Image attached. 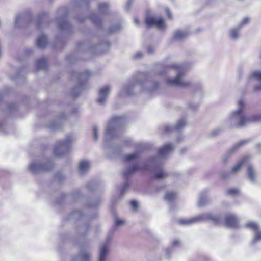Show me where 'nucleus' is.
Returning <instances> with one entry per match:
<instances>
[{
    "label": "nucleus",
    "instance_id": "nucleus-1",
    "mask_svg": "<svg viewBox=\"0 0 261 261\" xmlns=\"http://www.w3.org/2000/svg\"><path fill=\"white\" fill-rule=\"evenodd\" d=\"M174 149V146L170 143H167L158 149V155L150 158L148 160V164L145 165L143 170H151L156 169L158 172L155 173L153 177L156 179H163L168 176V174L161 167L162 161Z\"/></svg>",
    "mask_w": 261,
    "mask_h": 261
},
{
    "label": "nucleus",
    "instance_id": "nucleus-2",
    "mask_svg": "<svg viewBox=\"0 0 261 261\" xmlns=\"http://www.w3.org/2000/svg\"><path fill=\"white\" fill-rule=\"evenodd\" d=\"M237 106V109L231 112L226 120V125L230 128H239L258 119L256 116L247 117L242 115L246 107V102L243 99H239Z\"/></svg>",
    "mask_w": 261,
    "mask_h": 261
},
{
    "label": "nucleus",
    "instance_id": "nucleus-3",
    "mask_svg": "<svg viewBox=\"0 0 261 261\" xmlns=\"http://www.w3.org/2000/svg\"><path fill=\"white\" fill-rule=\"evenodd\" d=\"M152 84L150 81L146 80V75L143 73L140 74L135 82L129 83L125 85L122 88V91L120 92L119 95L121 96H129L133 95L134 92L132 91L133 89L135 92H137L140 90L144 89V86L146 87V89L149 91H152L157 86L155 84L153 88H150L149 87Z\"/></svg>",
    "mask_w": 261,
    "mask_h": 261
},
{
    "label": "nucleus",
    "instance_id": "nucleus-4",
    "mask_svg": "<svg viewBox=\"0 0 261 261\" xmlns=\"http://www.w3.org/2000/svg\"><path fill=\"white\" fill-rule=\"evenodd\" d=\"M169 72L174 71L177 73L174 79L167 80V84L171 86H179L183 88L189 87L191 83L183 79L186 72V67L183 65L172 63L169 65Z\"/></svg>",
    "mask_w": 261,
    "mask_h": 261
},
{
    "label": "nucleus",
    "instance_id": "nucleus-5",
    "mask_svg": "<svg viewBox=\"0 0 261 261\" xmlns=\"http://www.w3.org/2000/svg\"><path fill=\"white\" fill-rule=\"evenodd\" d=\"M221 219V218L219 216L214 215L210 213H206L191 218L179 219L178 223L180 224L184 225H189L205 220H209L214 224H218L220 222Z\"/></svg>",
    "mask_w": 261,
    "mask_h": 261
},
{
    "label": "nucleus",
    "instance_id": "nucleus-6",
    "mask_svg": "<svg viewBox=\"0 0 261 261\" xmlns=\"http://www.w3.org/2000/svg\"><path fill=\"white\" fill-rule=\"evenodd\" d=\"M53 167V162L48 159H46L32 162L28 166V170L32 174H36L42 172L50 171Z\"/></svg>",
    "mask_w": 261,
    "mask_h": 261
},
{
    "label": "nucleus",
    "instance_id": "nucleus-7",
    "mask_svg": "<svg viewBox=\"0 0 261 261\" xmlns=\"http://www.w3.org/2000/svg\"><path fill=\"white\" fill-rule=\"evenodd\" d=\"M72 138L68 137L65 140L58 142L54 149V154L55 156L61 157L67 154L71 148V143Z\"/></svg>",
    "mask_w": 261,
    "mask_h": 261
},
{
    "label": "nucleus",
    "instance_id": "nucleus-8",
    "mask_svg": "<svg viewBox=\"0 0 261 261\" xmlns=\"http://www.w3.org/2000/svg\"><path fill=\"white\" fill-rule=\"evenodd\" d=\"M250 139L241 140L230 148L222 156L221 162L223 164H226L230 158L236 153L241 147L250 142Z\"/></svg>",
    "mask_w": 261,
    "mask_h": 261
},
{
    "label": "nucleus",
    "instance_id": "nucleus-9",
    "mask_svg": "<svg viewBox=\"0 0 261 261\" xmlns=\"http://www.w3.org/2000/svg\"><path fill=\"white\" fill-rule=\"evenodd\" d=\"M145 23L147 27H155L160 30H164L165 28V24L162 17H153L147 16L145 18Z\"/></svg>",
    "mask_w": 261,
    "mask_h": 261
},
{
    "label": "nucleus",
    "instance_id": "nucleus-10",
    "mask_svg": "<svg viewBox=\"0 0 261 261\" xmlns=\"http://www.w3.org/2000/svg\"><path fill=\"white\" fill-rule=\"evenodd\" d=\"M110 253V245L108 241L105 242L99 248L97 261H108Z\"/></svg>",
    "mask_w": 261,
    "mask_h": 261
},
{
    "label": "nucleus",
    "instance_id": "nucleus-11",
    "mask_svg": "<svg viewBox=\"0 0 261 261\" xmlns=\"http://www.w3.org/2000/svg\"><path fill=\"white\" fill-rule=\"evenodd\" d=\"M91 252L89 250L81 249L79 253L73 256L72 261H91Z\"/></svg>",
    "mask_w": 261,
    "mask_h": 261
},
{
    "label": "nucleus",
    "instance_id": "nucleus-12",
    "mask_svg": "<svg viewBox=\"0 0 261 261\" xmlns=\"http://www.w3.org/2000/svg\"><path fill=\"white\" fill-rule=\"evenodd\" d=\"M249 79L256 83L254 90L261 91V71H254L251 72L249 75Z\"/></svg>",
    "mask_w": 261,
    "mask_h": 261
},
{
    "label": "nucleus",
    "instance_id": "nucleus-13",
    "mask_svg": "<svg viewBox=\"0 0 261 261\" xmlns=\"http://www.w3.org/2000/svg\"><path fill=\"white\" fill-rule=\"evenodd\" d=\"M122 120V117L120 116L113 117L107 122L105 130H112L121 124Z\"/></svg>",
    "mask_w": 261,
    "mask_h": 261
},
{
    "label": "nucleus",
    "instance_id": "nucleus-14",
    "mask_svg": "<svg viewBox=\"0 0 261 261\" xmlns=\"http://www.w3.org/2000/svg\"><path fill=\"white\" fill-rule=\"evenodd\" d=\"M110 92V87L109 86H106L101 88L98 92L97 102L99 104H103L106 102Z\"/></svg>",
    "mask_w": 261,
    "mask_h": 261
},
{
    "label": "nucleus",
    "instance_id": "nucleus-15",
    "mask_svg": "<svg viewBox=\"0 0 261 261\" xmlns=\"http://www.w3.org/2000/svg\"><path fill=\"white\" fill-rule=\"evenodd\" d=\"M225 219L226 226L231 228H237L239 226V219L235 215H227Z\"/></svg>",
    "mask_w": 261,
    "mask_h": 261
},
{
    "label": "nucleus",
    "instance_id": "nucleus-16",
    "mask_svg": "<svg viewBox=\"0 0 261 261\" xmlns=\"http://www.w3.org/2000/svg\"><path fill=\"white\" fill-rule=\"evenodd\" d=\"M140 169H141V168L138 165L134 164L128 167L125 168L123 170L122 174L125 178H128Z\"/></svg>",
    "mask_w": 261,
    "mask_h": 261
},
{
    "label": "nucleus",
    "instance_id": "nucleus-17",
    "mask_svg": "<svg viewBox=\"0 0 261 261\" xmlns=\"http://www.w3.org/2000/svg\"><path fill=\"white\" fill-rule=\"evenodd\" d=\"M256 172L253 166L249 165L247 169V176L249 180L251 183H255L256 182Z\"/></svg>",
    "mask_w": 261,
    "mask_h": 261
},
{
    "label": "nucleus",
    "instance_id": "nucleus-18",
    "mask_svg": "<svg viewBox=\"0 0 261 261\" xmlns=\"http://www.w3.org/2000/svg\"><path fill=\"white\" fill-rule=\"evenodd\" d=\"M210 201V199L207 197V191H204L202 192L199 195L197 205L199 207L204 206L207 204Z\"/></svg>",
    "mask_w": 261,
    "mask_h": 261
},
{
    "label": "nucleus",
    "instance_id": "nucleus-19",
    "mask_svg": "<svg viewBox=\"0 0 261 261\" xmlns=\"http://www.w3.org/2000/svg\"><path fill=\"white\" fill-rule=\"evenodd\" d=\"M249 156L244 157L241 161H240L236 165H235L232 168L230 171L231 174H235L238 172L241 167L242 166L243 164H244L247 160L249 159Z\"/></svg>",
    "mask_w": 261,
    "mask_h": 261
},
{
    "label": "nucleus",
    "instance_id": "nucleus-20",
    "mask_svg": "<svg viewBox=\"0 0 261 261\" xmlns=\"http://www.w3.org/2000/svg\"><path fill=\"white\" fill-rule=\"evenodd\" d=\"M36 43L38 47L43 48L47 43V38L45 35H42L37 38Z\"/></svg>",
    "mask_w": 261,
    "mask_h": 261
},
{
    "label": "nucleus",
    "instance_id": "nucleus-21",
    "mask_svg": "<svg viewBox=\"0 0 261 261\" xmlns=\"http://www.w3.org/2000/svg\"><path fill=\"white\" fill-rule=\"evenodd\" d=\"M89 230V225L88 223H85L80 225L77 228V233L80 236L84 237L87 233Z\"/></svg>",
    "mask_w": 261,
    "mask_h": 261
},
{
    "label": "nucleus",
    "instance_id": "nucleus-22",
    "mask_svg": "<svg viewBox=\"0 0 261 261\" xmlns=\"http://www.w3.org/2000/svg\"><path fill=\"white\" fill-rule=\"evenodd\" d=\"M188 35L187 31L185 30H177L174 34V38L175 40H181L186 37Z\"/></svg>",
    "mask_w": 261,
    "mask_h": 261
},
{
    "label": "nucleus",
    "instance_id": "nucleus-23",
    "mask_svg": "<svg viewBox=\"0 0 261 261\" xmlns=\"http://www.w3.org/2000/svg\"><path fill=\"white\" fill-rule=\"evenodd\" d=\"M89 162L88 161H82L79 164V171L80 174H84L89 168Z\"/></svg>",
    "mask_w": 261,
    "mask_h": 261
},
{
    "label": "nucleus",
    "instance_id": "nucleus-24",
    "mask_svg": "<svg viewBox=\"0 0 261 261\" xmlns=\"http://www.w3.org/2000/svg\"><path fill=\"white\" fill-rule=\"evenodd\" d=\"M240 29V27L238 25L230 30L229 35L232 39H237L239 37V31Z\"/></svg>",
    "mask_w": 261,
    "mask_h": 261
},
{
    "label": "nucleus",
    "instance_id": "nucleus-25",
    "mask_svg": "<svg viewBox=\"0 0 261 261\" xmlns=\"http://www.w3.org/2000/svg\"><path fill=\"white\" fill-rule=\"evenodd\" d=\"M124 223V221L123 220L119 219L117 218H115V224L114 226H113L112 228L110 229L109 232V235L111 234V236H112L113 232L116 229V226H120Z\"/></svg>",
    "mask_w": 261,
    "mask_h": 261
},
{
    "label": "nucleus",
    "instance_id": "nucleus-26",
    "mask_svg": "<svg viewBox=\"0 0 261 261\" xmlns=\"http://www.w3.org/2000/svg\"><path fill=\"white\" fill-rule=\"evenodd\" d=\"M82 215L80 211H74L69 215L68 219L78 220L82 217Z\"/></svg>",
    "mask_w": 261,
    "mask_h": 261
},
{
    "label": "nucleus",
    "instance_id": "nucleus-27",
    "mask_svg": "<svg viewBox=\"0 0 261 261\" xmlns=\"http://www.w3.org/2000/svg\"><path fill=\"white\" fill-rule=\"evenodd\" d=\"M176 194L173 192H168L165 195L164 199L168 202H171L176 198Z\"/></svg>",
    "mask_w": 261,
    "mask_h": 261
},
{
    "label": "nucleus",
    "instance_id": "nucleus-28",
    "mask_svg": "<svg viewBox=\"0 0 261 261\" xmlns=\"http://www.w3.org/2000/svg\"><path fill=\"white\" fill-rule=\"evenodd\" d=\"M245 226L246 228L251 229L253 232L256 231L257 230L260 228L259 226L257 223L252 221H249L248 223H247L245 225Z\"/></svg>",
    "mask_w": 261,
    "mask_h": 261
},
{
    "label": "nucleus",
    "instance_id": "nucleus-29",
    "mask_svg": "<svg viewBox=\"0 0 261 261\" xmlns=\"http://www.w3.org/2000/svg\"><path fill=\"white\" fill-rule=\"evenodd\" d=\"M37 67L39 69H46V60L45 58L42 57L37 60Z\"/></svg>",
    "mask_w": 261,
    "mask_h": 261
},
{
    "label": "nucleus",
    "instance_id": "nucleus-30",
    "mask_svg": "<svg viewBox=\"0 0 261 261\" xmlns=\"http://www.w3.org/2000/svg\"><path fill=\"white\" fill-rule=\"evenodd\" d=\"M254 236L252 240L251 244L254 245L256 242L261 241V230L260 228L254 232Z\"/></svg>",
    "mask_w": 261,
    "mask_h": 261
},
{
    "label": "nucleus",
    "instance_id": "nucleus-31",
    "mask_svg": "<svg viewBox=\"0 0 261 261\" xmlns=\"http://www.w3.org/2000/svg\"><path fill=\"white\" fill-rule=\"evenodd\" d=\"M80 196H81V193H80V191L76 190V191H74L72 193V194L70 196L66 195L65 194H62L61 195V197L62 199H64L67 198V197H71L72 198H73V199L76 200V199H78Z\"/></svg>",
    "mask_w": 261,
    "mask_h": 261
},
{
    "label": "nucleus",
    "instance_id": "nucleus-32",
    "mask_svg": "<svg viewBox=\"0 0 261 261\" xmlns=\"http://www.w3.org/2000/svg\"><path fill=\"white\" fill-rule=\"evenodd\" d=\"M24 22L23 16L22 15H18L17 16L15 19V25L16 28H21Z\"/></svg>",
    "mask_w": 261,
    "mask_h": 261
},
{
    "label": "nucleus",
    "instance_id": "nucleus-33",
    "mask_svg": "<svg viewBox=\"0 0 261 261\" xmlns=\"http://www.w3.org/2000/svg\"><path fill=\"white\" fill-rule=\"evenodd\" d=\"M187 124V121L185 119H180L177 122L175 125V129L177 130L182 129Z\"/></svg>",
    "mask_w": 261,
    "mask_h": 261
},
{
    "label": "nucleus",
    "instance_id": "nucleus-34",
    "mask_svg": "<svg viewBox=\"0 0 261 261\" xmlns=\"http://www.w3.org/2000/svg\"><path fill=\"white\" fill-rule=\"evenodd\" d=\"M139 156V153L138 152H135L134 153L126 155L125 156V160L127 162H130L136 159Z\"/></svg>",
    "mask_w": 261,
    "mask_h": 261
},
{
    "label": "nucleus",
    "instance_id": "nucleus-35",
    "mask_svg": "<svg viewBox=\"0 0 261 261\" xmlns=\"http://www.w3.org/2000/svg\"><path fill=\"white\" fill-rule=\"evenodd\" d=\"M108 10V5L105 3L100 4L98 6V11L100 13L104 14Z\"/></svg>",
    "mask_w": 261,
    "mask_h": 261
},
{
    "label": "nucleus",
    "instance_id": "nucleus-36",
    "mask_svg": "<svg viewBox=\"0 0 261 261\" xmlns=\"http://www.w3.org/2000/svg\"><path fill=\"white\" fill-rule=\"evenodd\" d=\"M115 132H105L104 134L105 139L106 141H110L112 140L114 137Z\"/></svg>",
    "mask_w": 261,
    "mask_h": 261
},
{
    "label": "nucleus",
    "instance_id": "nucleus-37",
    "mask_svg": "<svg viewBox=\"0 0 261 261\" xmlns=\"http://www.w3.org/2000/svg\"><path fill=\"white\" fill-rule=\"evenodd\" d=\"M99 203L100 201L97 200L91 201L88 202V207L91 208H96Z\"/></svg>",
    "mask_w": 261,
    "mask_h": 261
},
{
    "label": "nucleus",
    "instance_id": "nucleus-38",
    "mask_svg": "<svg viewBox=\"0 0 261 261\" xmlns=\"http://www.w3.org/2000/svg\"><path fill=\"white\" fill-rule=\"evenodd\" d=\"M98 185L94 181L89 182L87 184V189L90 191H93L97 188Z\"/></svg>",
    "mask_w": 261,
    "mask_h": 261
},
{
    "label": "nucleus",
    "instance_id": "nucleus-39",
    "mask_svg": "<svg viewBox=\"0 0 261 261\" xmlns=\"http://www.w3.org/2000/svg\"><path fill=\"white\" fill-rule=\"evenodd\" d=\"M128 183L126 181L125 182L123 186L120 188V195L121 196H123L125 192L128 189Z\"/></svg>",
    "mask_w": 261,
    "mask_h": 261
},
{
    "label": "nucleus",
    "instance_id": "nucleus-40",
    "mask_svg": "<svg viewBox=\"0 0 261 261\" xmlns=\"http://www.w3.org/2000/svg\"><path fill=\"white\" fill-rule=\"evenodd\" d=\"M239 193V190L236 188H232L227 191V194L229 195H234Z\"/></svg>",
    "mask_w": 261,
    "mask_h": 261
},
{
    "label": "nucleus",
    "instance_id": "nucleus-41",
    "mask_svg": "<svg viewBox=\"0 0 261 261\" xmlns=\"http://www.w3.org/2000/svg\"><path fill=\"white\" fill-rule=\"evenodd\" d=\"M90 19L95 24H97L99 22V20H100L99 17L95 14H92L90 17Z\"/></svg>",
    "mask_w": 261,
    "mask_h": 261
},
{
    "label": "nucleus",
    "instance_id": "nucleus-42",
    "mask_svg": "<svg viewBox=\"0 0 261 261\" xmlns=\"http://www.w3.org/2000/svg\"><path fill=\"white\" fill-rule=\"evenodd\" d=\"M121 27L119 25H117L116 26L113 27L110 29V32L111 33H115L121 29Z\"/></svg>",
    "mask_w": 261,
    "mask_h": 261
},
{
    "label": "nucleus",
    "instance_id": "nucleus-43",
    "mask_svg": "<svg viewBox=\"0 0 261 261\" xmlns=\"http://www.w3.org/2000/svg\"><path fill=\"white\" fill-rule=\"evenodd\" d=\"M249 21V18L246 17L244 18L240 22V23L238 25V26H240V28H241L243 25L246 24L248 23Z\"/></svg>",
    "mask_w": 261,
    "mask_h": 261
},
{
    "label": "nucleus",
    "instance_id": "nucleus-44",
    "mask_svg": "<svg viewBox=\"0 0 261 261\" xmlns=\"http://www.w3.org/2000/svg\"><path fill=\"white\" fill-rule=\"evenodd\" d=\"M230 173L227 172H222L220 176L223 179H226L229 178Z\"/></svg>",
    "mask_w": 261,
    "mask_h": 261
},
{
    "label": "nucleus",
    "instance_id": "nucleus-45",
    "mask_svg": "<svg viewBox=\"0 0 261 261\" xmlns=\"http://www.w3.org/2000/svg\"><path fill=\"white\" fill-rule=\"evenodd\" d=\"M69 27V24L67 22H64L63 23L60 24L59 28L62 30L67 29Z\"/></svg>",
    "mask_w": 261,
    "mask_h": 261
},
{
    "label": "nucleus",
    "instance_id": "nucleus-46",
    "mask_svg": "<svg viewBox=\"0 0 261 261\" xmlns=\"http://www.w3.org/2000/svg\"><path fill=\"white\" fill-rule=\"evenodd\" d=\"M219 135V132H211L208 136L211 138L216 137Z\"/></svg>",
    "mask_w": 261,
    "mask_h": 261
},
{
    "label": "nucleus",
    "instance_id": "nucleus-47",
    "mask_svg": "<svg viewBox=\"0 0 261 261\" xmlns=\"http://www.w3.org/2000/svg\"><path fill=\"white\" fill-rule=\"evenodd\" d=\"M130 205L134 210L137 208L138 203L136 201L133 200L130 202Z\"/></svg>",
    "mask_w": 261,
    "mask_h": 261
},
{
    "label": "nucleus",
    "instance_id": "nucleus-48",
    "mask_svg": "<svg viewBox=\"0 0 261 261\" xmlns=\"http://www.w3.org/2000/svg\"><path fill=\"white\" fill-rule=\"evenodd\" d=\"M56 178L58 179L59 181L61 180L62 179L64 178V177L62 173H59L56 175L55 176Z\"/></svg>",
    "mask_w": 261,
    "mask_h": 261
},
{
    "label": "nucleus",
    "instance_id": "nucleus-49",
    "mask_svg": "<svg viewBox=\"0 0 261 261\" xmlns=\"http://www.w3.org/2000/svg\"><path fill=\"white\" fill-rule=\"evenodd\" d=\"M165 10H166V14L168 15V17L169 18H172V15H171V13L170 12V10H169V8H166Z\"/></svg>",
    "mask_w": 261,
    "mask_h": 261
},
{
    "label": "nucleus",
    "instance_id": "nucleus-50",
    "mask_svg": "<svg viewBox=\"0 0 261 261\" xmlns=\"http://www.w3.org/2000/svg\"><path fill=\"white\" fill-rule=\"evenodd\" d=\"M180 244V241L178 240H175L172 242L173 246H177Z\"/></svg>",
    "mask_w": 261,
    "mask_h": 261
},
{
    "label": "nucleus",
    "instance_id": "nucleus-51",
    "mask_svg": "<svg viewBox=\"0 0 261 261\" xmlns=\"http://www.w3.org/2000/svg\"><path fill=\"white\" fill-rule=\"evenodd\" d=\"M171 249L170 248H167V250H166V258L168 259H170V257L169 256V253L171 252Z\"/></svg>",
    "mask_w": 261,
    "mask_h": 261
},
{
    "label": "nucleus",
    "instance_id": "nucleus-52",
    "mask_svg": "<svg viewBox=\"0 0 261 261\" xmlns=\"http://www.w3.org/2000/svg\"><path fill=\"white\" fill-rule=\"evenodd\" d=\"M93 139L94 141H96L97 139V132H93Z\"/></svg>",
    "mask_w": 261,
    "mask_h": 261
},
{
    "label": "nucleus",
    "instance_id": "nucleus-53",
    "mask_svg": "<svg viewBox=\"0 0 261 261\" xmlns=\"http://www.w3.org/2000/svg\"><path fill=\"white\" fill-rule=\"evenodd\" d=\"M142 56V54L140 52L137 53L134 55V58L137 59Z\"/></svg>",
    "mask_w": 261,
    "mask_h": 261
},
{
    "label": "nucleus",
    "instance_id": "nucleus-54",
    "mask_svg": "<svg viewBox=\"0 0 261 261\" xmlns=\"http://www.w3.org/2000/svg\"><path fill=\"white\" fill-rule=\"evenodd\" d=\"M57 124H56V123L55 122H53L51 125H50V127L51 128H58V127H57Z\"/></svg>",
    "mask_w": 261,
    "mask_h": 261
},
{
    "label": "nucleus",
    "instance_id": "nucleus-55",
    "mask_svg": "<svg viewBox=\"0 0 261 261\" xmlns=\"http://www.w3.org/2000/svg\"><path fill=\"white\" fill-rule=\"evenodd\" d=\"M153 51H154V49L152 47H148L147 52L149 54H151V53H153Z\"/></svg>",
    "mask_w": 261,
    "mask_h": 261
},
{
    "label": "nucleus",
    "instance_id": "nucleus-56",
    "mask_svg": "<svg viewBox=\"0 0 261 261\" xmlns=\"http://www.w3.org/2000/svg\"><path fill=\"white\" fill-rule=\"evenodd\" d=\"M5 123L4 122H0V129L5 128Z\"/></svg>",
    "mask_w": 261,
    "mask_h": 261
},
{
    "label": "nucleus",
    "instance_id": "nucleus-57",
    "mask_svg": "<svg viewBox=\"0 0 261 261\" xmlns=\"http://www.w3.org/2000/svg\"><path fill=\"white\" fill-rule=\"evenodd\" d=\"M132 1H133V0H128V3H127V4L126 5V9H127V10H129V8L130 7V4H131Z\"/></svg>",
    "mask_w": 261,
    "mask_h": 261
},
{
    "label": "nucleus",
    "instance_id": "nucleus-58",
    "mask_svg": "<svg viewBox=\"0 0 261 261\" xmlns=\"http://www.w3.org/2000/svg\"><path fill=\"white\" fill-rule=\"evenodd\" d=\"M98 129H99V127H98V126L96 124H94L93 125L92 130L96 131V130H97Z\"/></svg>",
    "mask_w": 261,
    "mask_h": 261
},
{
    "label": "nucleus",
    "instance_id": "nucleus-59",
    "mask_svg": "<svg viewBox=\"0 0 261 261\" xmlns=\"http://www.w3.org/2000/svg\"><path fill=\"white\" fill-rule=\"evenodd\" d=\"M42 23V21L41 19H39V20L38 21V22H37V28L39 29L40 28V25Z\"/></svg>",
    "mask_w": 261,
    "mask_h": 261
},
{
    "label": "nucleus",
    "instance_id": "nucleus-60",
    "mask_svg": "<svg viewBox=\"0 0 261 261\" xmlns=\"http://www.w3.org/2000/svg\"><path fill=\"white\" fill-rule=\"evenodd\" d=\"M134 23L136 25H137L139 23V20L136 17H135L134 18Z\"/></svg>",
    "mask_w": 261,
    "mask_h": 261
},
{
    "label": "nucleus",
    "instance_id": "nucleus-61",
    "mask_svg": "<svg viewBox=\"0 0 261 261\" xmlns=\"http://www.w3.org/2000/svg\"><path fill=\"white\" fill-rule=\"evenodd\" d=\"M256 145L258 147V153H261L260 144H257Z\"/></svg>",
    "mask_w": 261,
    "mask_h": 261
},
{
    "label": "nucleus",
    "instance_id": "nucleus-62",
    "mask_svg": "<svg viewBox=\"0 0 261 261\" xmlns=\"http://www.w3.org/2000/svg\"><path fill=\"white\" fill-rule=\"evenodd\" d=\"M56 202L59 204H61L62 203V200H57Z\"/></svg>",
    "mask_w": 261,
    "mask_h": 261
},
{
    "label": "nucleus",
    "instance_id": "nucleus-63",
    "mask_svg": "<svg viewBox=\"0 0 261 261\" xmlns=\"http://www.w3.org/2000/svg\"><path fill=\"white\" fill-rule=\"evenodd\" d=\"M171 129V127L170 126H167L166 128V130H167V131H168V130H170Z\"/></svg>",
    "mask_w": 261,
    "mask_h": 261
},
{
    "label": "nucleus",
    "instance_id": "nucleus-64",
    "mask_svg": "<svg viewBox=\"0 0 261 261\" xmlns=\"http://www.w3.org/2000/svg\"><path fill=\"white\" fill-rule=\"evenodd\" d=\"M181 139H181V138H177V141H178V142H179V141H180V140H181Z\"/></svg>",
    "mask_w": 261,
    "mask_h": 261
}]
</instances>
